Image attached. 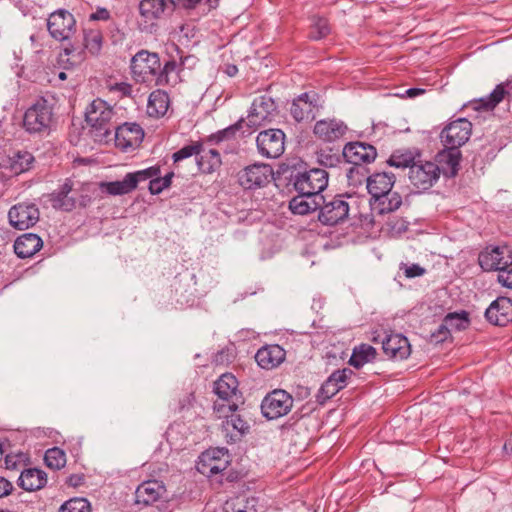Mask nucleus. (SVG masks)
I'll return each instance as SVG.
<instances>
[{
    "label": "nucleus",
    "instance_id": "1",
    "mask_svg": "<svg viewBox=\"0 0 512 512\" xmlns=\"http://www.w3.org/2000/svg\"><path fill=\"white\" fill-rule=\"evenodd\" d=\"M113 108L102 99L93 100L85 111V121L89 134L98 143H109L113 139L116 126Z\"/></svg>",
    "mask_w": 512,
    "mask_h": 512
},
{
    "label": "nucleus",
    "instance_id": "2",
    "mask_svg": "<svg viewBox=\"0 0 512 512\" xmlns=\"http://www.w3.org/2000/svg\"><path fill=\"white\" fill-rule=\"evenodd\" d=\"M56 125L53 105L38 98L24 113L22 127L30 135L46 136Z\"/></svg>",
    "mask_w": 512,
    "mask_h": 512
},
{
    "label": "nucleus",
    "instance_id": "3",
    "mask_svg": "<svg viewBox=\"0 0 512 512\" xmlns=\"http://www.w3.org/2000/svg\"><path fill=\"white\" fill-rule=\"evenodd\" d=\"M131 73L136 82L162 86L169 84L166 75H159L160 58L157 53L141 50L131 59Z\"/></svg>",
    "mask_w": 512,
    "mask_h": 512
},
{
    "label": "nucleus",
    "instance_id": "4",
    "mask_svg": "<svg viewBox=\"0 0 512 512\" xmlns=\"http://www.w3.org/2000/svg\"><path fill=\"white\" fill-rule=\"evenodd\" d=\"M214 392L218 400L214 402L213 409L217 413L237 411L238 402L242 396L238 390V380L231 373H225L214 383Z\"/></svg>",
    "mask_w": 512,
    "mask_h": 512
},
{
    "label": "nucleus",
    "instance_id": "5",
    "mask_svg": "<svg viewBox=\"0 0 512 512\" xmlns=\"http://www.w3.org/2000/svg\"><path fill=\"white\" fill-rule=\"evenodd\" d=\"M328 180L329 174L323 168L296 171L290 177L294 189L299 194L307 196H322L321 193L328 186Z\"/></svg>",
    "mask_w": 512,
    "mask_h": 512
},
{
    "label": "nucleus",
    "instance_id": "6",
    "mask_svg": "<svg viewBox=\"0 0 512 512\" xmlns=\"http://www.w3.org/2000/svg\"><path fill=\"white\" fill-rule=\"evenodd\" d=\"M349 195L339 194L330 199L321 196L318 220L322 225L335 226L344 223L349 217Z\"/></svg>",
    "mask_w": 512,
    "mask_h": 512
},
{
    "label": "nucleus",
    "instance_id": "7",
    "mask_svg": "<svg viewBox=\"0 0 512 512\" xmlns=\"http://www.w3.org/2000/svg\"><path fill=\"white\" fill-rule=\"evenodd\" d=\"M228 455L222 449L206 451L199 457L197 470L208 478L216 477L219 483H223L224 479L232 481L230 475L226 472L229 461Z\"/></svg>",
    "mask_w": 512,
    "mask_h": 512
},
{
    "label": "nucleus",
    "instance_id": "8",
    "mask_svg": "<svg viewBox=\"0 0 512 512\" xmlns=\"http://www.w3.org/2000/svg\"><path fill=\"white\" fill-rule=\"evenodd\" d=\"M440 166L432 161L422 160L421 157L410 167L408 178L416 189L426 191L439 179Z\"/></svg>",
    "mask_w": 512,
    "mask_h": 512
},
{
    "label": "nucleus",
    "instance_id": "9",
    "mask_svg": "<svg viewBox=\"0 0 512 512\" xmlns=\"http://www.w3.org/2000/svg\"><path fill=\"white\" fill-rule=\"evenodd\" d=\"M293 397L282 389L268 393L261 402V412L268 420H275L287 415L293 407Z\"/></svg>",
    "mask_w": 512,
    "mask_h": 512
},
{
    "label": "nucleus",
    "instance_id": "10",
    "mask_svg": "<svg viewBox=\"0 0 512 512\" xmlns=\"http://www.w3.org/2000/svg\"><path fill=\"white\" fill-rule=\"evenodd\" d=\"M285 139L286 135L281 129L263 130L256 137L257 151L264 158L276 159L284 153Z\"/></svg>",
    "mask_w": 512,
    "mask_h": 512
},
{
    "label": "nucleus",
    "instance_id": "11",
    "mask_svg": "<svg viewBox=\"0 0 512 512\" xmlns=\"http://www.w3.org/2000/svg\"><path fill=\"white\" fill-rule=\"evenodd\" d=\"M76 20L72 13L65 9H58L50 14L47 20V29L52 38L57 41L69 39L76 30Z\"/></svg>",
    "mask_w": 512,
    "mask_h": 512
},
{
    "label": "nucleus",
    "instance_id": "12",
    "mask_svg": "<svg viewBox=\"0 0 512 512\" xmlns=\"http://www.w3.org/2000/svg\"><path fill=\"white\" fill-rule=\"evenodd\" d=\"M273 169L268 164H253L238 173V182L244 189L253 190L270 183Z\"/></svg>",
    "mask_w": 512,
    "mask_h": 512
},
{
    "label": "nucleus",
    "instance_id": "13",
    "mask_svg": "<svg viewBox=\"0 0 512 512\" xmlns=\"http://www.w3.org/2000/svg\"><path fill=\"white\" fill-rule=\"evenodd\" d=\"M343 157L355 167L351 168L347 176L351 179L355 170L362 168V164H368L377 156L376 148L364 142H349L343 148Z\"/></svg>",
    "mask_w": 512,
    "mask_h": 512
},
{
    "label": "nucleus",
    "instance_id": "14",
    "mask_svg": "<svg viewBox=\"0 0 512 512\" xmlns=\"http://www.w3.org/2000/svg\"><path fill=\"white\" fill-rule=\"evenodd\" d=\"M471 133L472 123L466 118H459L445 126L440 138L444 146L460 148L469 140Z\"/></svg>",
    "mask_w": 512,
    "mask_h": 512
},
{
    "label": "nucleus",
    "instance_id": "15",
    "mask_svg": "<svg viewBox=\"0 0 512 512\" xmlns=\"http://www.w3.org/2000/svg\"><path fill=\"white\" fill-rule=\"evenodd\" d=\"M38 207L29 202L13 205L8 212L9 223L18 230H26L34 226L39 220Z\"/></svg>",
    "mask_w": 512,
    "mask_h": 512
},
{
    "label": "nucleus",
    "instance_id": "16",
    "mask_svg": "<svg viewBox=\"0 0 512 512\" xmlns=\"http://www.w3.org/2000/svg\"><path fill=\"white\" fill-rule=\"evenodd\" d=\"M113 139L117 148L124 152L140 145L144 138V130L137 123H124L116 125L113 131Z\"/></svg>",
    "mask_w": 512,
    "mask_h": 512
},
{
    "label": "nucleus",
    "instance_id": "17",
    "mask_svg": "<svg viewBox=\"0 0 512 512\" xmlns=\"http://www.w3.org/2000/svg\"><path fill=\"white\" fill-rule=\"evenodd\" d=\"M172 6V0H141L139 12L143 20V30L152 32L157 21L164 16L166 10L171 11Z\"/></svg>",
    "mask_w": 512,
    "mask_h": 512
},
{
    "label": "nucleus",
    "instance_id": "18",
    "mask_svg": "<svg viewBox=\"0 0 512 512\" xmlns=\"http://www.w3.org/2000/svg\"><path fill=\"white\" fill-rule=\"evenodd\" d=\"M274 100L267 95L256 97L247 116V126L257 128L272 120L276 112Z\"/></svg>",
    "mask_w": 512,
    "mask_h": 512
},
{
    "label": "nucleus",
    "instance_id": "19",
    "mask_svg": "<svg viewBox=\"0 0 512 512\" xmlns=\"http://www.w3.org/2000/svg\"><path fill=\"white\" fill-rule=\"evenodd\" d=\"M72 192L73 181L66 179L58 189L49 194V201L52 207L57 210L70 212L77 207V204L82 207L85 206L86 203L83 202V195L77 199Z\"/></svg>",
    "mask_w": 512,
    "mask_h": 512
},
{
    "label": "nucleus",
    "instance_id": "20",
    "mask_svg": "<svg viewBox=\"0 0 512 512\" xmlns=\"http://www.w3.org/2000/svg\"><path fill=\"white\" fill-rule=\"evenodd\" d=\"M353 371L349 368L334 371L321 385L316 395V400L323 405L327 400L335 396L340 390L346 387L347 380Z\"/></svg>",
    "mask_w": 512,
    "mask_h": 512
},
{
    "label": "nucleus",
    "instance_id": "21",
    "mask_svg": "<svg viewBox=\"0 0 512 512\" xmlns=\"http://www.w3.org/2000/svg\"><path fill=\"white\" fill-rule=\"evenodd\" d=\"M348 132L347 125L336 118H326L315 123L313 133L317 139L332 143L343 138Z\"/></svg>",
    "mask_w": 512,
    "mask_h": 512
},
{
    "label": "nucleus",
    "instance_id": "22",
    "mask_svg": "<svg viewBox=\"0 0 512 512\" xmlns=\"http://www.w3.org/2000/svg\"><path fill=\"white\" fill-rule=\"evenodd\" d=\"M487 321L496 326H506L512 321V301L498 297L485 311Z\"/></svg>",
    "mask_w": 512,
    "mask_h": 512
},
{
    "label": "nucleus",
    "instance_id": "23",
    "mask_svg": "<svg viewBox=\"0 0 512 512\" xmlns=\"http://www.w3.org/2000/svg\"><path fill=\"white\" fill-rule=\"evenodd\" d=\"M318 110L317 95L315 93H302L294 99L290 113L297 122L314 119L315 112Z\"/></svg>",
    "mask_w": 512,
    "mask_h": 512
},
{
    "label": "nucleus",
    "instance_id": "24",
    "mask_svg": "<svg viewBox=\"0 0 512 512\" xmlns=\"http://www.w3.org/2000/svg\"><path fill=\"white\" fill-rule=\"evenodd\" d=\"M230 412V414L223 413L225 420L222 422V431L228 438L227 442L235 443L249 432L250 424L240 413Z\"/></svg>",
    "mask_w": 512,
    "mask_h": 512
},
{
    "label": "nucleus",
    "instance_id": "25",
    "mask_svg": "<svg viewBox=\"0 0 512 512\" xmlns=\"http://www.w3.org/2000/svg\"><path fill=\"white\" fill-rule=\"evenodd\" d=\"M384 354L396 360L406 359L411 353V347L408 339L402 334L387 335L382 341Z\"/></svg>",
    "mask_w": 512,
    "mask_h": 512
},
{
    "label": "nucleus",
    "instance_id": "26",
    "mask_svg": "<svg viewBox=\"0 0 512 512\" xmlns=\"http://www.w3.org/2000/svg\"><path fill=\"white\" fill-rule=\"evenodd\" d=\"M166 492L162 482L158 480H148L141 483L135 491V503L144 506L152 505L157 502Z\"/></svg>",
    "mask_w": 512,
    "mask_h": 512
},
{
    "label": "nucleus",
    "instance_id": "27",
    "mask_svg": "<svg viewBox=\"0 0 512 512\" xmlns=\"http://www.w3.org/2000/svg\"><path fill=\"white\" fill-rule=\"evenodd\" d=\"M285 357V350L278 344L265 345L255 354L258 365L267 370L278 367Z\"/></svg>",
    "mask_w": 512,
    "mask_h": 512
},
{
    "label": "nucleus",
    "instance_id": "28",
    "mask_svg": "<svg viewBox=\"0 0 512 512\" xmlns=\"http://www.w3.org/2000/svg\"><path fill=\"white\" fill-rule=\"evenodd\" d=\"M478 261L485 271H499L501 273L509 267V261L504 257V249L500 247L487 248L479 254Z\"/></svg>",
    "mask_w": 512,
    "mask_h": 512
},
{
    "label": "nucleus",
    "instance_id": "29",
    "mask_svg": "<svg viewBox=\"0 0 512 512\" xmlns=\"http://www.w3.org/2000/svg\"><path fill=\"white\" fill-rule=\"evenodd\" d=\"M444 147L445 148L442 151L437 153L436 160L445 175L454 177L458 173L462 153L459 148L451 146Z\"/></svg>",
    "mask_w": 512,
    "mask_h": 512
},
{
    "label": "nucleus",
    "instance_id": "30",
    "mask_svg": "<svg viewBox=\"0 0 512 512\" xmlns=\"http://www.w3.org/2000/svg\"><path fill=\"white\" fill-rule=\"evenodd\" d=\"M43 246L42 239L34 233H25L14 242V252L19 258L25 259L35 255Z\"/></svg>",
    "mask_w": 512,
    "mask_h": 512
},
{
    "label": "nucleus",
    "instance_id": "31",
    "mask_svg": "<svg viewBox=\"0 0 512 512\" xmlns=\"http://www.w3.org/2000/svg\"><path fill=\"white\" fill-rule=\"evenodd\" d=\"M395 175L391 172L374 173L367 178V189L372 198L391 192Z\"/></svg>",
    "mask_w": 512,
    "mask_h": 512
},
{
    "label": "nucleus",
    "instance_id": "32",
    "mask_svg": "<svg viewBox=\"0 0 512 512\" xmlns=\"http://www.w3.org/2000/svg\"><path fill=\"white\" fill-rule=\"evenodd\" d=\"M47 484V474L38 468H28L21 472L18 485L29 492L44 488Z\"/></svg>",
    "mask_w": 512,
    "mask_h": 512
},
{
    "label": "nucleus",
    "instance_id": "33",
    "mask_svg": "<svg viewBox=\"0 0 512 512\" xmlns=\"http://www.w3.org/2000/svg\"><path fill=\"white\" fill-rule=\"evenodd\" d=\"M170 98L167 92L157 89L150 93L147 104V113L150 117H163L169 108Z\"/></svg>",
    "mask_w": 512,
    "mask_h": 512
},
{
    "label": "nucleus",
    "instance_id": "34",
    "mask_svg": "<svg viewBox=\"0 0 512 512\" xmlns=\"http://www.w3.org/2000/svg\"><path fill=\"white\" fill-rule=\"evenodd\" d=\"M372 211L378 215L392 213L402 205V197L398 192H388L379 197L374 198Z\"/></svg>",
    "mask_w": 512,
    "mask_h": 512
},
{
    "label": "nucleus",
    "instance_id": "35",
    "mask_svg": "<svg viewBox=\"0 0 512 512\" xmlns=\"http://www.w3.org/2000/svg\"><path fill=\"white\" fill-rule=\"evenodd\" d=\"M34 156L28 151H16L7 159L5 167L13 175L22 174L30 170L34 163Z\"/></svg>",
    "mask_w": 512,
    "mask_h": 512
},
{
    "label": "nucleus",
    "instance_id": "36",
    "mask_svg": "<svg viewBox=\"0 0 512 512\" xmlns=\"http://www.w3.org/2000/svg\"><path fill=\"white\" fill-rule=\"evenodd\" d=\"M321 196H307L299 194L289 202V208L294 214L305 215L319 210Z\"/></svg>",
    "mask_w": 512,
    "mask_h": 512
},
{
    "label": "nucleus",
    "instance_id": "37",
    "mask_svg": "<svg viewBox=\"0 0 512 512\" xmlns=\"http://www.w3.org/2000/svg\"><path fill=\"white\" fill-rule=\"evenodd\" d=\"M420 156L421 153L417 149L396 150L391 154V156L387 160V164L395 168H408L410 170V167L416 163Z\"/></svg>",
    "mask_w": 512,
    "mask_h": 512
},
{
    "label": "nucleus",
    "instance_id": "38",
    "mask_svg": "<svg viewBox=\"0 0 512 512\" xmlns=\"http://www.w3.org/2000/svg\"><path fill=\"white\" fill-rule=\"evenodd\" d=\"M197 158V165L199 170L205 174H211L221 166V156L218 150L209 149L202 152Z\"/></svg>",
    "mask_w": 512,
    "mask_h": 512
},
{
    "label": "nucleus",
    "instance_id": "39",
    "mask_svg": "<svg viewBox=\"0 0 512 512\" xmlns=\"http://www.w3.org/2000/svg\"><path fill=\"white\" fill-rule=\"evenodd\" d=\"M376 355L377 352L373 346L363 343L353 349L349 363L355 368H361L364 364L372 362Z\"/></svg>",
    "mask_w": 512,
    "mask_h": 512
},
{
    "label": "nucleus",
    "instance_id": "40",
    "mask_svg": "<svg viewBox=\"0 0 512 512\" xmlns=\"http://www.w3.org/2000/svg\"><path fill=\"white\" fill-rule=\"evenodd\" d=\"M509 89H512L511 80L498 84L488 97L480 100L481 107L485 110L494 109L509 94Z\"/></svg>",
    "mask_w": 512,
    "mask_h": 512
},
{
    "label": "nucleus",
    "instance_id": "41",
    "mask_svg": "<svg viewBox=\"0 0 512 512\" xmlns=\"http://www.w3.org/2000/svg\"><path fill=\"white\" fill-rule=\"evenodd\" d=\"M83 40L86 50L93 56L100 53L103 46V35L99 29H84Z\"/></svg>",
    "mask_w": 512,
    "mask_h": 512
},
{
    "label": "nucleus",
    "instance_id": "42",
    "mask_svg": "<svg viewBox=\"0 0 512 512\" xmlns=\"http://www.w3.org/2000/svg\"><path fill=\"white\" fill-rule=\"evenodd\" d=\"M106 192L110 195H124L135 190V180L127 173L121 181L104 184Z\"/></svg>",
    "mask_w": 512,
    "mask_h": 512
},
{
    "label": "nucleus",
    "instance_id": "43",
    "mask_svg": "<svg viewBox=\"0 0 512 512\" xmlns=\"http://www.w3.org/2000/svg\"><path fill=\"white\" fill-rule=\"evenodd\" d=\"M309 38L312 40H320L328 36L331 32L328 20L324 17L313 16Z\"/></svg>",
    "mask_w": 512,
    "mask_h": 512
},
{
    "label": "nucleus",
    "instance_id": "44",
    "mask_svg": "<svg viewBox=\"0 0 512 512\" xmlns=\"http://www.w3.org/2000/svg\"><path fill=\"white\" fill-rule=\"evenodd\" d=\"M44 461L49 468L59 470L66 464L65 452L58 447L48 449L45 452Z\"/></svg>",
    "mask_w": 512,
    "mask_h": 512
},
{
    "label": "nucleus",
    "instance_id": "45",
    "mask_svg": "<svg viewBox=\"0 0 512 512\" xmlns=\"http://www.w3.org/2000/svg\"><path fill=\"white\" fill-rule=\"evenodd\" d=\"M59 512H91V504L86 498L74 497L65 501Z\"/></svg>",
    "mask_w": 512,
    "mask_h": 512
},
{
    "label": "nucleus",
    "instance_id": "46",
    "mask_svg": "<svg viewBox=\"0 0 512 512\" xmlns=\"http://www.w3.org/2000/svg\"><path fill=\"white\" fill-rule=\"evenodd\" d=\"M204 152V144L201 141L192 142L189 145H186L179 149L177 152L173 153L172 159L174 163L182 161L186 158H189L193 155L198 156Z\"/></svg>",
    "mask_w": 512,
    "mask_h": 512
},
{
    "label": "nucleus",
    "instance_id": "47",
    "mask_svg": "<svg viewBox=\"0 0 512 512\" xmlns=\"http://www.w3.org/2000/svg\"><path fill=\"white\" fill-rule=\"evenodd\" d=\"M444 321L449 329H455L457 331L467 328L470 323L468 313L466 311H461L460 313H449L445 316Z\"/></svg>",
    "mask_w": 512,
    "mask_h": 512
},
{
    "label": "nucleus",
    "instance_id": "48",
    "mask_svg": "<svg viewBox=\"0 0 512 512\" xmlns=\"http://www.w3.org/2000/svg\"><path fill=\"white\" fill-rule=\"evenodd\" d=\"M173 177L174 172H169L163 177L160 175L156 176L154 179L149 181V192L152 195H158L162 193L165 189L171 186Z\"/></svg>",
    "mask_w": 512,
    "mask_h": 512
},
{
    "label": "nucleus",
    "instance_id": "49",
    "mask_svg": "<svg viewBox=\"0 0 512 512\" xmlns=\"http://www.w3.org/2000/svg\"><path fill=\"white\" fill-rule=\"evenodd\" d=\"M243 123H244V119L241 118L239 121H237L235 124L229 126L228 128L220 130L217 133L210 135L206 141L210 142L212 144L213 143L217 144V143H220L230 137H233L235 135L236 131H238L242 127Z\"/></svg>",
    "mask_w": 512,
    "mask_h": 512
},
{
    "label": "nucleus",
    "instance_id": "50",
    "mask_svg": "<svg viewBox=\"0 0 512 512\" xmlns=\"http://www.w3.org/2000/svg\"><path fill=\"white\" fill-rule=\"evenodd\" d=\"M130 177H132L135 180V188H137L138 183L146 180H152L156 176L161 174L160 166L155 165L148 167L143 170H139L136 172L128 173Z\"/></svg>",
    "mask_w": 512,
    "mask_h": 512
},
{
    "label": "nucleus",
    "instance_id": "51",
    "mask_svg": "<svg viewBox=\"0 0 512 512\" xmlns=\"http://www.w3.org/2000/svg\"><path fill=\"white\" fill-rule=\"evenodd\" d=\"M399 269L403 271L404 276L409 279L421 277L426 273V269L416 263H400Z\"/></svg>",
    "mask_w": 512,
    "mask_h": 512
},
{
    "label": "nucleus",
    "instance_id": "52",
    "mask_svg": "<svg viewBox=\"0 0 512 512\" xmlns=\"http://www.w3.org/2000/svg\"><path fill=\"white\" fill-rule=\"evenodd\" d=\"M110 92L117 93L119 98L130 97L132 95V85L127 82H115L109 84Z\"/></svg>",
    "mask_w": 512,
    "mask_h": 512
},
{
    "label": "nucleus",
    "instance_id": "53",
    "mask_svg": "<svg viewBox=\"0 0 512 512\" xmlns=\"http://www.w3.org/2000/svg\"><path fill=\"white\" fill-rule=\"evenodd\" d=\"M387 225L391 233L400 235L408 230L409 222L403 218L393 217L388 220Z\"/></svg>",
    "mask_w": 512,
    "mask_h": 512
},
{
    "label": "nucleus",
    "instance_id": "54",
    "mask_svg": "<svg viewBox=\"0 0 512 512\" xmlns=\"http://www.w3.org/2000/svg\"><path fill=\"white\" fill-rule=\"evenodd\" d=\"M450 336V329L446 322H443L432 332L431 337L436 343L445 341Z\"/></svg>",
    "mask_w": 512,
    "mask_h": 512
},
{
    "label": "nucleus",
    "instance_id": "55",
    "mask_svg": "<svg viewBox=\"0 0 512 512\" xmlns=\"http://www.w3.org/2000/svg\"><path fill=\"white\" fill-rule=\"evenodd\" d=\"M318 161L324 167H335L340 162V158L337 155L321 153Z\"/></svg>",
    "mask_w": 512,
    "mask_h": 512
},
{
    "label": "nucleus",
    "instance_id": "56",
    "mask_svg": "<svg viewBox=\"0 0 512 512\" xmlns=\"http://www.w3.org/2000/svg\"><path fill=\"white\" fill-rule=\"evenodd\" d=\"M110 18V11L104 7H98L96 11L89 16L90 21H108Z\"/></svg>",
    "mask_w": 512,
    "mask_h": 512
},
{
    "label": "nucleus",
    "instance_id": "57",
    "mask_svg": "<svg viewBox=\"0 0 512 512\" xmlns=\"http://www.w3.org/2000/svg\"><path fill=\"white\" fill-rule=\"evenodd\" d=\"M498 281L505 287L512 289V267L505 268L498 274Z\"/></svg>",
    "mask_w": 512,
    "mask_h": 512
},
{
    "label": "nucleus",
    "instance_id": "58",
    "mask_svg": "<svg viewBox=\"0 0 512 512\" xmlns=\"http://www.w3.org/2000/svg\"><path fill=\"white\" fill-rule=\"evenodd\" d=\"M201 1L202 0H172L173 6L171 7V11H173L177 6L184 9H194Z\"/></svg>",
    "mask_w": 512,
    "mask_h": 512
},
{
    "label": "nucleus",
    "instance_id": "59",
    "mask_svg": "<svg viewBox=\"0 0 512 512\" xmlns=\"http://www.w3.org/2000/svg\"><path fill=\"white\" fill-rule=\"evenodd\" d=\"M13 489V484L6 478L0 476V498L11 494Z\"/></svg>",
    "mask_w": 512,
    "mask_h": 512
},
{
    "label": "nucleus",
    "instance_id": "60",
    "mask_svg": "<svg viewBox=\"0 0 512 512\" xmlns=\"http://www.w3.org/2000/svg\"><path fill=\"white\" fill-rule=\"evenodd\" d=\"M85 482V475L84 474H71L67 480L66 483L71 487H79Z\"/></svg>",
    "mask_w": 512,
    "mask_h": 512
},
{
    "label": "nucleus",
    "instance_id": "61",
    "mask_svg": "<svg viewBox=\"0 0 512 512\" xmlns=\"http://www.w3.org/2000/svg\"><path fill=\"white\" fill-rule=\"evenodd\" d=\"M223 512H257L253 507L237 508L233 502H226L223 507Z\"/></svg>",
    "mask_w": 512,
    "mask_h": 512
},
{
    "label": "nucleus",
    "instance_id": "62",
    "mask_svg": "<svg viewBox=\"0 0 512 512\" xmlns=\"http://www.w3.org/2000/svg\"><path fill=\"white\" fill-rule=\"evenodd\" d=\"M177 64L175 61H167L164 67L160 66L159 75H166L168 77L169 73L176 70ZM169 80V78H167Z\"/></svg>",
    "mask_w": 512,
    "mask_h": 512
},
{
    "label": "nucleus",
    "instance_id": "63",
    "mask_svg": "<svg viewBox=\"0 0 512 512\" xmlns=\"http://www.w3.org/2000/svg\"><path fill=\"white\" fill-rule=\"evenodd\" d=\"M223 72L229 77H234L238 73V68L234 64H227L225 65Z\"/></svg>",
    "mask_w": 512,
    "mask_h": 512
},
{
    "label": "nucleus",
    "instance_id": "64",
    "mask_svg": "<svg viewBox=\"0 0 512 512\" xmlns=\"http://www.w3.org/2000/svg\"><path fill=\"white\" fill-rule=\"evenodd\" d=\"M407 95L409 97H415L419 94H422L424 93V89H420V88H410L406 91Z\"/></svg>",
    "mask_w": 512,
    "mask_h": 512
}]
</instances>
